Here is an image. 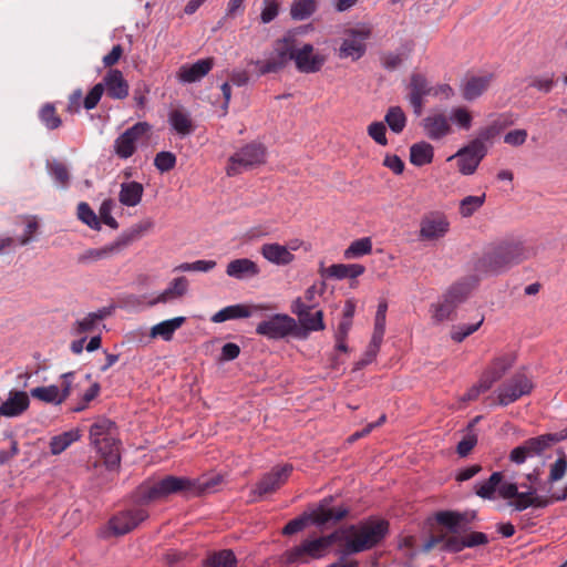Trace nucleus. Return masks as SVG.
<instances>
[{"label": "nucleus", "mask_w": 567, "mask_h": 567, "mask_svg": "<svg viewBox=\"0 0 567 567\" xmlns=\"http://www.w3.org/2000/svg\"><path fill=\"white\" fill-rule=\"evenodd\" d=\"M261 255L269 262L275 265H288L293 260L292 252L282 245L279 244H265L261 247Z\"/></svg>", "instance_id": "c9c22d12"}, {"label": "nucleus", "mask_w": 567, "mask_h": 567, "mask_svg": "<svg viewBox=\"0 0 567 567\" xmlns=\"http://www.w3.org/2000/svg\"><path fill=\"white\" fill-rule=\"evenodd\" d=\"M39 118L48 130H56L62 125V120L51 103H47L40 109Z\"/></svg>", "instance_id": "3c124183"}, {"label": "nucleus", "mask_w": 567, "mask_h": 567, "mask_svg": "<svg viewBox=\"0 0 567 567\" xmlns=\"http://www.w3.org/2000/svg\"><path fill=\"white\" fill-rule=\"evenodd\" d=\"M115 430V424L107 419H99L90 427L91 444L103 457L109 471L117 470L121 463L120 441Z\"/></svg>", "instance_id": "20e7f679"}, {"label": "nucleus", "mask_w": 567, "mask_h": 567, "mask_svg": "<svg viewBox=\"0 0 567 567\" xmlns=\"http://www.w3.org/2000/svg\"><path fill=\"white\" fill-rule=\"evenodd\" d=\"M503 126V123H501L499 121H495L491 125L481 128L477 133V136L471 142H480L482 145H486V142L493 140L501 133Z\"/></svg>", "instance_id": "4d7b16f0"}, {"label": "nucleus", "mask_w": 567, "mask_h": 567, "mask_svg": "<svg viewBox=\"0 0 567 567\" xmlns=\"http://www.w3.org/2000/svg\"><path fill=\"white\" fill-rule=\"evenodd\" d=\"M371 37L370 28L349 29L346 31V38L342 40L338 56L340 59L360 60L367 52L365 40Z\"/></svg>", "instance_id": "6e6552de"}, {"label": "nucleus", "mask_w": 567, "mask_h": 567, "mask_svg": "<svg viewBox=\"0 0 567 567\" xmlns=\"http://www.w3.org/2000/svg\"><path fill=\"white\" fill-rule=\"evenodd\" d=\"M115 308L114 305H110L89 312L85 317L75 321L74 333L82 334L94 331L104 319L113 315Z\"/></svg>", "instance_id": "a878e982"}, {"label": "nucleus", "mask_w": 567, "mask_h": 567, "mask_svg": "<svg viewBox=\"0 0 567 567\" xmlns=\"http://www.w3.org/2000/svg\"><path fill=\"white\" fill-rule=\"evenodd\" d=\"M226 274L237 280H245L256 277L259 274V268L255 261L248 258H239L227 265Z\"/></svg>", "instance_id": "c756f323"}, {"label": "nucleus", "mask_w": 567, "mask_h": 567, "mask_svg": "<svg viewBox=\"0 0 567 567\" xmlns=\"http://www.w3.org/2000/svg\"><path fill=\"white\" fill-rule=\"evenodd\" d=\"M143 190V185L137 182L123 183L121 185L118 199L121 204L125 206H136L141 202Z\"/></svg>", "instance_id": "c03bdc74"}, {"label": "nucleus", "mask_w": 567, "mask_h": 567, "mask_svg": "<svg viewBox=\"0 0 567 567\" xmlns=\"http://www.w3.org/2000/svg\"><path fill=\"white\" fill-rule=\"evenodd\" d=\"M316 308L306 307L301 302V297L296 298L291 303V312L297 316L300 326L309 331H321L326 328L323 322V312L321 310H315Z\"/></svg>", "instance_id": "f3484780"}, {"label": "nucleus", "mask_w": 567, "mask_h": 567, "mask_svg": "<svg viewBox=\"0 0 567 567\" xmlns=\"http://www.w3.org/2000/svg\"><path fill=\"white\" fill-rule=\"evenodd\" d=\"M364 271V266L360 264H334L326 268L322 276L338 280L346 278L355 279L363 275Z\"/></svg>", "instance_id": "473e14b6"}, {"label": "nucleus", "mask_w": 567, "mask_h": 567, "mask_svg": "<svg viewBox=\"0 0 567 567\" xmlns=\"http://www.w3.org/2000/svg\"><path fill=\"white\" fill-rule=\"evenodd\" d=\"M519 486L515 482H501L498 486V497L508 499V506L515 512H523L528 507L544 508L550 505L547 496L537 494V488L529 486L527 491L519 492Z\"/></svg>", "instance_id": "39448f33"}, {"label": "nucleus", "mask_w": 567, "mask_h": 567, "mask_svg": "<svg viewBox=\"0 0 567 567\" xmlns=\"http://www.w3.org/2000/svg\"><path fill=\"white\" fill-rule=\"evenodd\" d=\"M484 322V318L482 317L480 320L473 323H461L457 326H454L451 331V339L455 342H462L465 340L468 336L474 333L480 329L482 323Z\"/></svg>", "instance_id": "864d4df0"}, {"label": "nucleus", "mask_w": 567, "mask_h": 567, "mask_svg": "<svg viewBox=\"0 0 567 567\" xmlns=\"http://www.w3.org/2000/svg\"><path fill=\"white\" fill-rule=\"evenodd\" d=\"M434 518L453 534L466 532L471 525L467 514L456 511H440L435 513Z\"/></svg>", "instance_id": "393cba45"}, {"label": "nucleus", "mask_w": 567, "mask_h": 567, "mask_svg": "<svg viewBox=\"0 0 567 567\" xmlns=\"http://www.w3.org/2000/svg\"><path fill=\"white\" fill-rule=\"evenodd\" d=\"M81 439L79 429H72L61 434L54 435L50 441V452L52 455H59L64 452L71 444Z\"/></svg>", "instance_id": "ea45409f"}, {"label": "nucleus", "mask_w": 567, "mask_h": 567, "mask_svg": "<svg viewBox=\"0 0 567 567\" xmlns=\"http://www.w3.org/2000/svg\"><path fill=\"white\" fill-rule=\"evenodd\" d=\"M372 251V240L369 237H363L357 239L350 244V246L344 250L343 257L346 259H354L360 258L362 256L369 255Z\"/></svg>", "instance_id": "09e8293b"}, {"label": "nucleus", "mask_w": 567, "mask_h": 567, "mask_svg": "<svg viewBox=\"0 0 567 567\" xmlns=\"http://www.w3.org/2000/svg\"><path fill=\"white\" fill-rule=\"evenodd\" d=\"M296 68L302 73H316L326 63V56L315 53L311 44H303L300 49H296L293 58Z\"/></svg>", "instance_id": "a211bd4d"}, {"label": "nucleus", "mask_w": 567, "mask_h": 567, "mask_svg": "<svg viewBox=\"0 0 567 567\" xmlns=\"http://www.w3.org/2000/svg\"><path fill=\"white\" fill-rule=\"evenodd\" d=\"M348 514L346 507L330 508L324 503L320 504L318 509L313 513V523L321 526L329 522H339Z\"/></svg>", "instance_id": "37998d69"}, {"label": "nucleus", "mask_w": 567, "mask_h": 567, "mask_svg": "<svg viewBox=\"0 0 567 567\" xmlns=\"http://www.w3.org/2000/svg\"><path fill=\"white\" fill-rule=\"evenodd\" d=\"M492 80L493 76L491 74L468 79L463 86V97L467 101L477 99L488 89Z\"/></svg>", "instance_id": "4c0bfd02"}, {"label": "nucleus", "mask_w": 567, "mask_h": 567, "mask_svg": "<svg viewBox=\"0 0 567 567\" xmlns=\"http://www.w3.org/2000/svg\"><path fill=\"white\" fill-rule=\"evenodd\" d=\"M121 251V243L114 241L100 248H90L78 257L80 264H92L102 259H106Z\"/></svg>", "instance_id": "f704fd0d"}, {"label": "nucleus", "mask_w": 567, "mask_h": 567, "mask_svg": "<svg viewBox=\"0 0 567 567\" xmlns=\"http://www.w3.org/2000/svg\"><path fill=\"white\" fill-rule=\"evenodd\" d=\"M147 517L148 513L144 508L123 511L110 519L109 526L114 535H125Z\"/></svg>", "instance_id": "dca6fc26"}, {"label": "nucleus", "mask_w": 567, "mask_h": 567, "mask_svg": "<svg viewBox=\"0 0 567 567\" xmlns=\"http://www.w3.org/2000/svg\"><path fill=\"white\" fill-rule=\"evenodd\" d=\"M478 277L477 276H468L460 279L458 281L454 282L444 293V296L452 301L456 307H458L461 303L466 301V299L470 297L472 290L477 286L478 284Z\"/></svg>", "instance_id": "cd10ccee"}, {"label": "nucleus", "mask_w": 567, "mask_h": 567, "mask_svg": "<svg viewBox=\"0 0 567 567\" xmlns=\"http://www.w3.org/2000/svg\"><path fill=\"white\" fill-rule=\"evenodd\" d=\"M291 464H284L272 467V470L265 474L259 482L256 484L252 494L258 497H262L266 494L276 492L281 485H284L292 473Z\"/></svg>", "instance_id": "2eb2a0df"}, {"label": "nucleus", "mask_w": 567, "mask_h": 567, "mask_svg": "<svg viewBox=\"0 0 567 567\" xmlns=\"http://www.w3.org/2000/svg\"><path fill=\"white\" fill-rule=\"evenodd\" d=\"M485 202V194L480 196H466L460 202V213H474L478 210Z\"/></svg>", "instance_id": "e2e57ef3"}, {"label": "nucleus", "mask_w": 567, "mask_h": 567, "mask_svg": "<svg viewBox=\"0 0 567 567\" xmlns=\"http://www.w3.org/2000/svg\"><path fill=\"white\" fill-rule=\"evenodd\" d=\"M425 135L432 141H439L453 133L450 118L443 112L429 114L422 121Z\"/></svg>", "instance_id": "6ab92c4d"}, {"label": "nucleus", "mask_w": 567, "mask_h": 567, "mask_svg": "<svg viewBox=\"0 0 567 567\" xmlns=\"http://www.w3.org/2000/svg\"><path fill=\"white\" fill-rule=\"evenodd\" d=\"M369 136L374 140L375 143L385 146L388 144L386 140V128L382 122H373L368 126Z\"/></svg>", "instance_id": "0e129e2a"}, {"label": "nucleus", "mask_w": 567, "mask_h": 567, "mask_svg": "<svg viewBox=\"0 0 567 567\" xmlns=\"http://www.w3.org/2000/svg\"><path fill=\"white\" fill-rule=\"evenodd\" d=\"M333 535L322 536L315 539H306L301 543L302 549L309 559H318L324 556L326 550L333 543Z\"/></svg>", "instance_id": "58836bf2"}, {"label": "nucleus", "mask_w": 567, "mask_h": 567, "mask_svg": "<svg viewBox=\"0 0 567 567\" xmlns=\"http://www.w3.org/2000/svg\"><path fill=\"white\" fill-rule=\"evenodd\" d=\"M296 320L286 313H276L268 319L259 322L256 327V333L267 339H284L296 329Z\"/></svg>", "instance_id": "1a4fd4ad"}, {"label": "nucleus", "mask_w": 567, "mask_h": 567, "mask_svg": "<svg viewBox=\"0 0 567 567\" xmlns=\"http://www.w3.org/2000/svg\"><path fill=\"white\" fill-rule=\"evenodd\" d=\"M153 226L154 223L150 218L143 219L124 231L116 241L121 243L122 249L131 243L142 238L153 228Z\"/></svg>", "instance_id": "79ce46f5"}, {"label": "nucleus", "mask_w": 567, "mask_h": 567, "mask_svg": "<svg viewBox=\"0 0 567 567\" xmlns=\"http://www.w3.org/2000/svg\"><path fill=\"white\" fill-rule=\"evenodd\" d=\"M409 102L416 115H420L424 107V97L432 93L433 87L430 86L426 78L421 73H413L409 85Z\"/></svg>", "instance_id": "aec40b11"}, {"label": "nucleus", "mask_w": 567, "mask_h": 567, "mask_svg": "<svg viewBox=\"0 0 567 567\" xmlns=\"http://www.w3.org/2000/svg\"><path fill=\"white\" fill-rule=\"evenodd\" d=\"M556 440L555 435L546 434L526 440L523 444L513 449L509 453V461L520 465L528 458L539 456Z\"/></svg>", "instance_id": "9b49d317"}, {"label": "nucleus", "mask_w": 567, "mask_h": 567, "mask_svg": "<svg viewBox=\"0 0 567 567\" xmlns=\"http://www.w3.org/2000/svg\"><path fill=\"white\" fill-rule=\"evenodd\" d=\"M63 385L60 389L58 385L51 384L48 386H38L31 389L30 395L45 403L59 405L65 401L71 393V383L74 378L73 372H66L61 375Z\"/></svg>", "instance_id": "4468645a"}, {"label": "nucleus", "mask_w": 567, "mask_h": 567, "mask_svg": "<svg viewBox=\"0 0 567 567\" xmlns=\"http://www.w3.org/2000/svg\"><path fill=\"white\" fill-rule=\"evenodd\" d=\"M266 151L261 144H247L230 158L227 166V174L235 176L244 171L251 169L256 165L264 163Z\"/></svg>", "instance_id": "0eeeda50"}, {"label": "nucleus", "mask_w": 567, "mask_h": 567, "mask_svg": "<svg viewBox=\"0 0 567 567\" xmlns=\"http://www.w3.org/2000/svg\"><path fill=\"white\" fill-rule=\"evenodd\" d=\"M465 542L463 536H444V544L442 545V550L446 553H460L464 550Z\"/></svg>", "instance_id": "774afa93"}, {"label": "nucleus", "mask_w": 567, "mask_h": 567, "mask_svg": "<svg viewBox=\"0 0 567 567\" xmlns=\"http://www.w3.org/2000/svg\"><path fill=\"white\" fill-rule=\"evenodd\" d=\"M214 59L207 58L198 60L192 65H183L179 68L177 78L184 83H194L203 79L213 69Z\"/></svg>", "instance_id": "c85d7f7f"}, {"label": "nucleus", "mask_w": 567, "mask_h": 567, "mask_svg": "<svg viewBox=\"0 0 567 567\" xmlns=\"http://www.w3.org/2000/svg\"><path fill=\"white\" fill-rule=\"evenodd\" d=\"M155 167L161 172H168L176 165V156L172 152H159L154 158Z\"/></svg>", "instance_id": "680f3d73"}, {"label": "nucleus", "mask_w": 567, "mask_h": 567, "mask_svg": "<svg viewBox=\"0 0 567 567\" xmlns=\"http://www.w3.org/2000/svg\"><path fill=\"white\" fill-rule=\"evenodd\" d=\"M145 295L124 293L118 297V307L128 311H138L147 306Z\"/></svg>", "instance_id": "603ef678"}, {"label": "nucleus", "mask_w": 567, "mask_h": 567, "mask_svg": "<svg viewBox=\"0 0 567 567\" xmlns=\"http://www.w3.org/2000/svg\"><path fill=\"white\" fill-rule=\"evenodd\" d=\"M567 474V455L565 452H559L558 457L549 464V474L546 481H544V488H546V494L544 496L550 497L554 493L553 486L555 483L561 481Z\"/></svg>", "instance_id": "7c9ffc66"}, {"label": "nucleus", "mask_w": 567, "mask_h": 567, "mask_svg": "<svg viewBox=\"0 0 567 567\" xmlns=\"http://www.w3.org/2000/svg\"><path fill=\"white\" fill-rule=\"evenodd\" d=\"M487 154V146L482 145L480 142H470L464 147L460 148L454 157L457 158L458 171L463 175L473 174L478 167L481 161ZM450 157L449 159H452Z\"/></svg>", "instance_id": "ddd939ff"}, {"label": "nucleus", "mask_w": 567, "mask_h": 567, "mask_svg": "<svg viewBox=\"0 0 567 567\" xmlns=\"http://www.w3.org/2000/svg\"><path fill=\"white\" fill-rule=\"evenodd\" d=\"M188 280L186 277L174 278L156 297L148 299L147 306L154 307L158 303H168L184 297L188 290Z\"/></svg>", "instance_id": "b1692460"}, {"label": "nucleus", "mask_w": 567, "mask_h": 567, "mask_svg": "<svg viewBox=\"0 0 567 567\" xmlns=\"http://www.w3.org/2000/svg\"><path fill=\"white\" fill-rule=\"evenodd\" d=\"M514 362L515 355L513 353H503L495 357L481 375L485 386L492 388L513 367Z\"/></svg>", "instance_id": "412c9836"}, {"label": "nucleus", "mask_w": 567, "mask_h": 567, "mask_svg": "<svg viewBox=\"0 0 567 567\" xmlns=\"http://www.w3.org/2000/svg\"><path fill=\"white\" fill-rule=\"evenodd\" d=\"M456 308L457 307L443 295L437 303L431 306L432 320L436 323L450 320Z\"/></svg>", "instance_id": "49530a36"}, {"label": "nucleus", "mask_w": 567, "mask_h": 567, "mask_svg": "<svg viewBox=\"0 0 567 567\" xmlns=\"http://www.w3.org/2000/svg\"><path fill=\"white\" fill-rule=\"evenodd\" d=\"M49 174L54 178L55 183L62 188H65L70 181V174L68 167L58 161H53L47 164Z\"/></svg>", "instance_id": "6e6d98bb"}, {"label": "nucleus", "mask_w": 567, "mask_h": 567, "mask_svg": "<svg viewBox=\"0 0 567 567\" xmlns=\"http://www.w3.org/2000/svg\"><path fill=\"white\" fill-rule=\"evenodd\" d=\"M389 532V524L383 519H369L348 528L344 538L343 555L367 551L380 544Z\"/></svg>", "instance_id": "7ed1b4c3"}, {"label": "nucleus", "mask_w": 567, "mask_h": 567, "mask_svg": "<svg viewBox=\"0 0 567 567\" xmlns=\"http://www.w3.org/2000/svg\"><path fill=\"white\" fill-rule=\"evenodd\" d=\"M528 256L529 251L519 241L487 247L473 261L474 276L480 279L483 276L501 274L512 265L528 258Z\"/></svg>", "instance_id": "f03ea898"}, {"label": "nucleus", "mask_w": 567, "mask_h": 567, "mask_svg": "<svg viewBox=\"0 0 567 567\" xmlns=\"http://www.w3.org/2000/svg\"><path fill=\"white\" fill-rule=\"evenodd\" d=\"M451 120H453L460 128L467 131L472 126L473 117L467 109L458 106L452 110Z\"/></svg>", "instance_id": "13d9d810"}, {"label": "nucleus", "mask_w": 567, "mask_h": 567, "mask_svg": "<svg viewBox=\"0 0 567 567\" xmlns=\"http://www.w3.org/2000/svg\"><path fill=\"white\" fill-rule=\"evenodd\" d=\"M296 40L292 35L284 37L275 41L272 51L265 61H252L258 66L260 75L277 73L282 70L289 61L293 60L296 52Z\"/></svg>", "instance_id": "423d86ee"}, {"label": "nucleus", "mask_w": 567, "mask_h": 567, "mask_svg": "<svg viewBox=\"0 0 567 567\" xmlns=\"http://www.w3.org/2000/svg\"><path fill=\"white\" fill-rule=\"evenodd\" d=\"M221 476L189 478L167 475L157 481H147L136 489V499L147 504L165 498L172 494H182L185 497H197L216 491Z\"/></svg>", "instance_id": "f257e3e1"}, {"label": "nucleus", "mask_w": 567, "mask_h": 567, "mask_svg": "<svg viewBox=\"0 0 567 567\" xmlns=\"http://www.w3.org/2000/svg\"><path fill=\"white\" fill-rule=\"evenodd\" d=\"M384 121L390 130L396 134H400L406 125V116L400 106H391L384 116Z\"/></svg>", "instance_id": "8fccbe9b"}, {"label": "nucleus", "mask_w": 567, "mask_h": 567, "mask_svg": "<svg viewBox=\"0 0 567 567\" xmlns=\"http://www.w3.org/2000/svg\"><path fill=\"white\" fill-rule=\"evenodd\" d=\"M185 317H175L154 324L151 328V338H162L164 341H171L174 333L185 323Z\"/></svg>", "instance_id": "72a5a7b5"}, {"label": "nucleus", "mask_w": 567, "mask_h": 567, "mask_svg": "<svg viewBox=\"0 0 567 567\" xmlns=\"http://www.w3.org/2000/svg\"><path fill=\"white\" fill-rule=\"evenodd\" d=\"M555 84V75L546 74L543 76H534L530 79L529 86L537 89L540 92L549 93Z\"/></svg>", "instance_id": "338daca9"}, {"label": "nucleus", "mask_w": 567, "mask_h": 567, "mask_svg": "<svg viewBox=\"0 0 567 567\" xmlns=\"http://www.w3.org/2000/svg\"><path fill=\"white\" fill-rule=\"evenodd\" d=\"M532 389V381L525 374L516 373L497 389L498 404L506 406L528 394Z\"/></svg>", "instance_id": "f8f14e48"}, {"label": "nucleus", "mask_w": 567, "mask_h": 567, "mask_svg": "<svg viewBox=\"0 0 567 567\" xmlns=\"http://www.w3.org/2000/svg\"><path fill=\"white\" fill-rule=\"evenodd\" d=\"M315 10V0H297L292 3L290 13L295 20H305L309 18Z\"/></svg>", "instance_id": "5fc2aeb1"}, {"label": "nucleus", "mask_w": 567, "mask_h": 567, "mask_svg": "<svg viewBox=\"0 0 567 567\" xmlns=\"http://www.w3.org/2000/svg\"><path fill=\"white\" fill-rule=\"evenodd\" d=\"M101 84H104V91L113 100H124L128 96V83L117 69H110L103 76Z\"/></svg>", "instance_id": "4be33fe9"}, {"label": "nucleus", "mask_w": 567, "mask_h": 567, "mask_svg": "<svg viewBox=\"0 0 567 567\" xmlns=\"http://www.w3.org/2000/svg\"><path fill=\"white\" fill-rule=\"evenodd\" d=\"M237 559L230 549L216 551L205 560V567H236Z\"/></svg>", "instance_id": "de8ad7c7"}, {"label": "nucleus", "mask_w": 567, "mask_h": 567, "mask_svg": "<svg viewBox=\"0 0 567 567\" xmlns=\"http://www.w3.org/2000/svg\"><path fill=\"white\" fill-rule=\"evenodd\" d=\"M449 225L444 215H431L422 221L421 236L427 239L441 237L447 231Z\"/></svg>", "instance_id": "2f4dec72"}, {"label": "nucleus", "mask_w": 567, "mask_h": 567, "mask_svg": "<svg viewBox=\"0 0 567 567\" xmlns=\"http://www.w3.org/2000/svg\"><path fill=\"white\" fill-rule=\"evenodd\" d=\"M174 131L181 136L189 135L194 131V125L189 115L181 110H173L168 116Z\"/></svg>", "instance_id": "a18cd8bd"}, {"label": "nucleus", "mask_w": 567, "mask_h": 567, "mask_svg": "<svg viewBox=\"0 0 567 567\" xmlns=\"http://www.w3.org/2000/svg\"><path fill=\"white\" fill-rule=\"evenodd\" d=\"M30 405L29 395L24 391L11 390L0 405V413L6 417H17L24 413Z\"/></svg>", "instance_id": "bb28decb"}, {"label": "nucleus", "mask_w": 567, "mask_h": 567, "mask_svg": "<svg viewBox=\"0 0 567 567\" xmlns=\"http://www.w3.org/2000/svg\"><path fill=\"white\" fill-rule=\"evenodd\" d=\"M324 290V284L321 282L320 286L317 284L311 285L307 288L305 291L303 298H301V302L309 308H317L318 306V298L321 296V293Z\"/></svg>", "instance_id": "052dcab7"}, {"label": "nucleus", "mask_w": 567, "mask_h": 567, "mask_svg": "<svg viewBox=\"0 0 567 567\" xmlns=\"http://www.w3.org/2000/svg\"><path fill=\"white\" fill-rule=\"evenodd\" d=\"M104 92V84L97 83L95 84L86 94L83 101V106L85 110H93L100 102Z\"/></svg>", "instance_id": "69168bd1"}, {"label": "nucleus", "mask_w": 567, "mask_h": 567, "mask_svg": "<svg viewBox=\"0 0 567 567\" xmlns=\"http://www.w3.org/2000/svg\"><path fill=\"white\" fill-rule=\"evenodd\" d=\"M434 148L427 142L414 143L410 147V162L415 166H424L432 163Z\"/></svg>", "instance_id": "a19ab883"}, {"label": "nucleus", "mask_w": 567, "mask_h": 567, "mask_svg": "<svg viewBox=\"0 0 567 567\" xmlns=\"http://www.w3.org/2000/svg\"><path fill=\"white\" fill-rule=\"evenodd\" d=\"M502 478L503 474L501 472H494L487 480L476 482L474 486L475 494L483 499H496V493L498 494V486Z\"/></svg>", "instance_id": "e433bc0d"}, {"label": "nucleus", "mask_w": 567, "mask_h": 567, "mask_svg": "<svg viewBox=\"0 0 567 567\" xmlns=\"http://www.w3.org/2000/svg\"><path fill=\"white\" fill-rule=\"evenodd\" d=\"M282 557L286 565H300L309 561L301 544L286 550Z\"/></svg>", "instance_id": "bf43d9fd"}, {"label": "nucleus", "mask_w": 567, "mask_h": 567, "mask_svg": "<svg viewBox=\"0 0 567 567\" xmlns=\"http://www.w3.org/2000/svg\"><path fill=\"white\" fill-rule=\"evenodd\" d=\"M152 126L147 122H137L123 132L114 142L115 154L120 158H128L136 151V143L151 132Z\"/></svg>", "instance_id": "9d476101"}, {"label": "nucleus", "mask_w": 567, "mask_h": 567, "mask_svg": "<svg viewBox=\"0 0 567 567\" xmlns=\"http://www.w3.org/2000/svg\"><path fill=\"white\" fill-rule=\"evenodd\" d=\"M268 309L269 307L265 305H254L249 307L243 303H236L220 309L210 320L214 323H221L228 320L249 318L256 311Z\"/></svg>", "instance_id": "5701e85b"}]
</instances>
